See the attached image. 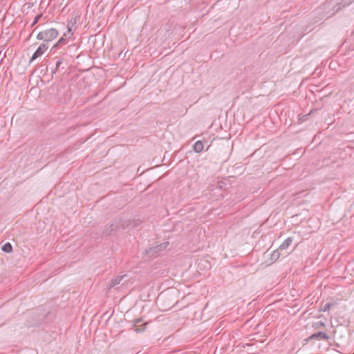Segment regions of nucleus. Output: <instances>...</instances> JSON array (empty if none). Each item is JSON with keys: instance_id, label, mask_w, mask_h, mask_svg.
Masks as SVG:
<instances>
[{"instance_id": "f257e3e1", "label": "nucleus", "mask_w": 354, "mask_h": 354, "mask_svg": "<svg viewBox=\"0 0 354 354\" xmlns=\"http://www.w3.org/2000/svg\"><path fill=\"white\" fill-rule=\"evenodd\" d=\"M129 225V223L128 221H125L121 218L115 219L109 227H106L103 230L102 235L104 236L117 235L120 232L124 230Z\"/></svg>"}, {"instance_id": "a211bd4d", "label": "nucleus", "mask_w": 354, "mask_h": 354, "mask_svg": "<svg viewBox=\"0 0 354 354\" xmlns=\"http://www.w3.org/2000/svg\"><path fill=\"white\" fill-rule=\"evenodd\" d=\"M68 32H71V29L70 28L68 27Z\"/></svg>"}, {"instance_id": "dca6fc26", "label": "nucleus", "mask_w": 354, "mask_h": 354, "mask_svg": "<svg viewBox=\"0 0 354 354\" xmlns=\"http://www.w3.org/2000/svg\"><path fill=\"white\" fill-rule=\"evenodd\" d=\"M142 322V320H141V319H136V320L135 321V324H134V326H138V323H140V322Z\"/></svg>"}, {"instance_id": "39448f33", "label": "nucleus", "mask_w": 354, "mask_h": 354, "mask_svg": "<svg viewBox=\"0 0 354 354\" xmlns=\"http://www.w3.org/2000/svg\"><path fill=\"white\" fill-rule=\"evenodd\" d=\"M48 48V45L47 43H42L35 50V52L32 55L30 58V63L33 62L35 59L41 56L44 53Z\"/></svg>"}, {"instance_id": "1a4fd4ad", "label": "nucleus", "mask_w": 354, "mask_h": 354, "mask_svg": "<svg viewBox=\"0 0 354 354\" xmlns=\"http://www.w3.org/2000/svg\"><path fill=\"white\" fill-rule=\"evenodd\" d=\"M66 36V34H64V37H62L52 47V48L50 49V51L53 52V53H55V50L59 48V46L61 45H62L63 44L65 43L66 41V39L64 38V37Z\"/></svg>"}, {"instance_id": "7ed1b4c3", "label": "nucleus", "mask_w": 354, "mask_h": 354, "mask_svg": "<svg viewBox=\"0 0 354 354\" xmlns=\"http://www.w3.org/2000/svg\"><path fill=\"white\" fill-rule=\"evenodd\" d=\"M168 245V242L162 243L161 244L156 245V246L149 248L148 250H146V253L149 257H154L158 254V252L165 249Z\"/></svg>"}, {"instance_id": "f3484780", "label": "nucleus", "mask_w": 354, "mask_h": 354, "mask_svg": "<svg viewBox=\"0 0 354 354\" xmlns=\"http://www.w3.org/2000/svg\"><path fill=\"white\" fill-rule=\"evenodd\" d=\"M345 1H346V3H350L353 1H354V0H345Z\"/></svg>"}, {"instance_id": "423d86ee", "label": "nucleus", "mask_w": 354, "mask_h": 354, "mask_svg": "<svg viewBox=\"0 0 354 354\" xmlns=\"http://www.w3.org/2000/svg\"><path fill=\"white\" fill-rule=\"evenodd\" d=\"M309 339H317V340H325V341H328L329 339H330V337L329 335L325 333V332H322V331H318V332H316V333H314L313 334H312L309 338Z\"/></svg>"}, {"instance_id": "6ab92c4d", "label": "nucleus", "mask_w": 354, "mask_h": 354, "mask_svg": "<svg viewBox=\"0 0 354 354\" xmlns=\"http://www.w3.org/2000/svg\"><path fill=\"white\" fill-rule=\"evenodd\" d=\"M142 329H140V328H137L136 330L137 331H141Z\"/></svg>"}, {"instance_id": "9b49d317", "label": "nucleus", "mask_w": 354, "mask_h": 354, "mask_svg": "<svg viewBox=\"0 0 354 354\" xmlns=\"http://www.w3.org/2000/svg\"><path fill=\"white\" fill-rule=\"evenodd\" d=\"M279 249L278 248L277 250H275L274 251H273L271 254H270V261H271V263H274L277 260L279 259V257H280V252H279Z\"/></svg>"}, {"instance_id": "f8f14e48", "label": "nucleus", "mask_w": 354, "mask_h": 354, "mask_svg": "<svg viewBox=\"0 0 354 354\" xmlns=\"http://www.w3.org/2000/svg\"><path fill=\"white\" fill-rule=\"evenodd\" d=\"M1 250L6 253H10L12 251V246L10 243H6L1 248Z\"/></svg>"}, {"instance_id": "f03ea898", "label": "nucleus", "mask_w": 354, "mask_h": 354, "mask_svg": "<svg viewBox=\"0 0 354 354\" xmlns=\"http://www.w3.org/2000/svg\"><path fill=\"white\" fill-rule=\"evenodd\" d=\"M59 35L58 30L56 28H49L40 31L37 35V39L43 40L44 43H48L55 39Z\"/></svg>"}, {"instance_id": "6e6552de", "label": "nucleus", "mask_w": 354, "mask_h": 354, "mask_svg": "<svg viewBox=\"0 0 354 354\" xmlns=\"http://www.w3.org/2000/svg\"><path fill=\"white\" fill-rule=\"evenodd\" d=\"M124 277H126V275L118 276V277L112 279L110 281L109 288L120 284L121 281L124 279Z\"/></svg>"}, {"instance_id": "9d476101", "label": "nucleus", "mask_w": 354, "mask_h": 354, "mask_svg": "<svg viewBox=\"0 0 354 354\" xmlns=\"http://www.w3.org/2000/svg\"><path fill=\"white\" fill-rule=\"evenodd\" d=\"M193 149L196 153L201 152L203 150V143L202 141H196L193 146Z\"/></svg>"}, {"instance_id": "2eb2a0df", "label": "nucleus", "mask_w": 354, "mask_h": 354, "mask_svg": "<svg viewBox=\"0 0 354 354\" xmlns=\"http://www.w3.org/2000/svg\"><path fill=\"white\" fill-rule=\"evenodd\" d=\"M42 17V15L41 14H39V15H37L35 16V19H34V21L31 25V26H33L34 25H35L36 24L38 23L39 20Z\"/></svg>"}, {"instance_id": "20e7f679", "label": "nucleus", "mask_w": 354, "mask_h": 354, "mask_svg": "<svg viewBox=\"0 0 354 354\" xmlns=\"http://www.w3.org/2000/svg\"><path fill=\"white\" fill-rule=\"evenodd\" d=\"M54 59L55 60V69L52 71L53 73H55L56 72L60 71V69H64V67L62 66L64 64L65 65L67 64V59L62 56H56Z\"/></svg>"}, {"instance_id": "ddd939ff", "label": "nucleus", "mask_w": 354, "mask_h": 354, "mask_svg": "<svg viewBox=\"0 0 354 354\" xmlns=\"http://www.w3.org/2000/svg\"><path fill=\"white\" fill-rule=\"evenodd\" d=\"M336 304L335 303H326L324 304V306L322 308L321 310L323 312H326L330 310L331 306H335Z\"/></svg>"}, {"instance_id": "4468645a", "label": "nucleus", "mask_w": 354, "mask_h": 354, "mask_svg": "<svg viewBox=\"0 0 354 354\" xmlns=\"http://www.w3.org/2000/svg\"><path fill=\"white\" fill-rule=\"evenodd\" d=\"M313 328L317 329V328H319L320 327H324L325 326V324L322 321H319V322H317L313 323Z\"/></svg>"}, {"instance_id": "0eeeda50", "label": "nucleus", "mask_w": 354, "mask_h": 354, "mask_svg": "<svg viewBox=\"0 0 354 354\" xmlns=\"http://www.w3.org/2000/svg\"><path fill=\"white\" fill-rule=\"evenodd\" d=\"M293 238L292 237H288L279 247V249L280 250H286L287 249L292 243Z\"/></svg>"}]
</instances>
